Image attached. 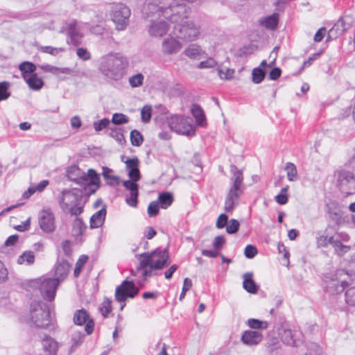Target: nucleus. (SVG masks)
<instances>
[{"label":"nucleus","instance_id":"obj_1","mask_svg":"<svg viewBox=\"0 0 355 355\" xmlns=\"http://www.w3.org/2000/svg\"><path fill=\"white\" fill-rule=\"evenodd\" d=\"M153 9L157 8L158 15H162L168 19L171 23L175 24L173 26V34L179 39L185 42H193L197 40L200 35V25L187 19L190 9L185 3L177 2L175 6L171 7H157L152 6Z\"/></svg>","mask_w":355,"mask_h":355},{"label":"nucleus","instance_id":"obj_2","mask_svg":"<svg viewBox=\"0 0 355 355\" xmlns=\"http://www.w3.org/2000/svg\"><path fill=\"white\" fill-rule=\"evenodd\" d=\"M128 61L126 58L116 54H110L103 57L98 69L107 78L120 80L127 73Z\"/></svg>","mask_w":355,"mask_h":355},{"label":"nucleus","instance_id":"obj_3","mask_svg":"<svg viewBox=\"0 0 355 355\" xmlns=\"http://www.w3.org/2000/svg\"><path fill=\"white\" fill-rule=\"evenodd\" d=\"M82 196L83 192L78 189H63L57 196L60 208L71 216H79L83 211V206L80 205Z\"/></svg>","mask_w":355,"mask_h":355},{"label":"nucleus","instance_id":"obj_4","mask_svg":"<svg viewBox=\"0 0 355 355\" xmlns=\"http://www.w3.org/2000/svg\"><path fill=\"white\" fill-rule=\"evenodd\" d=\"M68 177L71 181L84 187V193L88 196L94 193L100 187V176L92 168L87 173L79 168H70L68 171Z\"/></svg>","mask_w":355,"mask_h":355},{"label":"nucleus","instance_id":"obj_5","mask_svg":"<svg viewBox=\"0 0 355 355\" xmlns=\"http://www.w3.org/2000/svg\"><path fill=\"white\" fill-rule=\"evenodd\" d=\"M230 171L232 173L231 181L232 182L228 193L227 194L224 209L226 212H232L239 204V200L243 190V175L241 170L235 165H231Z\"/></svg>","mask_w":355,"mask_h":355},{"label":"nucleus","instance_id":"obj_6","mask_svg":"<svg viewBox=\"0 0 355 355\" xmlns=\"http://www.w3.org/2000/svg\"><path fill=\"white\" fill-rule=\"evenodd\" d=\"M139 261V268L151 265L155 269L161 270L168 265L169 255L166 249L157 248L150 252H144L136 256Z\"/></svg>","mask_w":355,"mask_h":355},{"label":"nucleus","instance_id":"obj_7","mask_svg":"<svg viewBox=\"0 0 355 355\" xmlns=\"http://www.w3.org/2000/svg\"><path fill=\"white\" fill-rule=\"evenodd\" d=\"M59 283L58 279L43 276L31 280L28 284L27 290H39L45 300L52 301L55 298Z\"/></svg>","mask_w":355,"mask_h":355},{"label":"nucleus","instance_id":"obj_8","mask_svg":"<svg viewBox=\"0 0 355 355\" xmlns=\"http://www.w3.org/2000/svg\"><path fill=\"white\" fill-rule=\"evenodd\" d=\"M336 186L345 197L355 194V174L345 168H340L335 171Z\"/></svg>","mask_w":355,"mask_h":355},{"label":"nucleus","instance_id":"obj_9","mask_svg":"<svg viewBox=\"0 0 355 355\" xmlns=\"http://www.w3.org/2000/svg\"><path fill=\"white\" fill-rule=\"evenodd\" d=\"M30 320L37 327L46 328L50 324V312L47 305L42 301L31 302Z\"/></svg>","mask_w":355,"mask_h":355},{"label":"nucleus","instance_id":"obj_10","mask_svg":"<svg viewBox=\"0 0 355 355\" xmlns=\"http://www.w3.org/2000/svg\"><path fill=\"white\" fill-rule=\"evenodd\" d=\"M171 130L176 133L185 136H193L196 133L193 120L189 116L175 115L168 120Z\"/></svg>","mask_w":355,"mask_h":355},{"label":"nucleus","instance_id":"obj_11","mask_svg":"<svg viewBox=\"0 0 355 355\" xmlns=\"http://www.w3.org/2000/svg\"><path fill=\"white\" fill-rule=\"evenodd\" d=\"M130 10L126 6L120 3L115 5L112 9V20L118 30H124L128 24Z\"/></svg>","mask_w":355,"mask_h":355},{"label":"nucleus","instance_id":"obj_12","mask_svg":"<svg viewBox=\"0 0 355 355\" xmlns=\"http://www.w3.org/2000/svg\"><path fill=\"white\" fill-rule=\"evenodd\" d=\"M139 293V289L133 282L125 280L116 287L115 299L119 302H124L128 297L132 298Z\"/></svg>","mask_w":355,"mask_h":355},{"label":"nucleus","instance_id":"obj_13","mask_svg":"<svg viewBox=\"0 0 355 355\" xmlns=\"http://www.w3.org/2000/svg\"><path fill=\"white\" fill-rule=\"evenodd\" d=\"M352 24V19L350 16H345L340 18L334 26L329 29L327 35L328 40H334L340 36L345 31L348 30Z\"/></svg>","mask_w":355,"mask_h":355},{"label":"nucleus","instance_id":"obj_14","mask_svg":"<svg viewBox=\"0 0 355 355\" xmlns=\"http://www.w3.org/2000/svg\"><path fill=\"white\" fill-rule=\"evenodd\" d=\"M39 225L40 228L46 233L54 231L55 228V218L50 209H44L40 212Z\"/></svg>","mask_w":355,"mask_h":355},{"label":"nucleus","instance_id":"obj_15","mask_svg":"<svg viewBox=\"0 0 355 355\" xmlns=\"http://www.w3.org/2000/svg\"><path fill=\"white\" fill-rule=\"evenodd\" d=\"M73 320L76 325L82 326L85 324V330L88 335L94 331V321L89 318V313L84 309L75 311Z\"/></svg>","mask_w":355,"mask_h":355},{"label":"nucleus","instance_id":"obj_16","mask_svg":"<svg viewBox=\"0 0 355 355\" xmlns=\"http://www.w3.org/2000/svg\"><path fill=\"white\" fill-rule=\"evenodd\" d=\"M182 48L180 41L173 36H168L162 42L161 49L164 55H171L177 54Z\"/></svg>","mask_w":355,"mask_h":355},{"label":"nucleus","instance_id":"obj_17","mask_svg":"<svg viewBox=\"0 0 355 355\" xmlns=\"http://www.w3.org/2000/svg\"><path fill=\"white\" fill-rule=\"evenodd\" d=\"M279 335L283 343L288 345L294 346L297 345L301 334L297 331H293L290 329L282 327L279 329Z\"/></svg>","mask_w":355,"mask_h":355},{"label":"nucleus","instance_id":"obj_18","mask_svg":"<svg viewBox=\"0 0 355 355\" xmlns=\"http://www.w3.org/2000/svg\"><path fill=\"white\" fill-rule=\"evenodd\" d=\"M168 31V26L164 21H153L148 28V33L150 36L161 37L165 35Z\"/></svg>","mask_w":355,"mask_h":355},{"label":"nucleus","instance_id":"obj_19","mask_svg":"<svg viewBox=\"0 0 355 355\" xmlns=\"http://www.w3.org/2000/svg\"><path fill=\"white\" fill-rule=\"evenodd\" d=\"M262 339L263 335L261 333L251 330L244 331L241 336L243 343L249 346L258 345Z\"/></svg>","mask_w":355,"mask_h":355},{"label":"nucleus","instance_id":"obj_20","mask_svg":"<svg viewBox=\"0 0 355 355\" xmlns=\"http://www.w3.org/2000/svg\"><path fill=\"white\" fill-rule=\"evenodd\" d=\"M325 290L330 294L335 295L343 292L345 289V282H339L337 279L324 277Z\"/></svg>","mask_w":355,"mask_h":355},{"label":"nucleus","instance_id":"obj_21","mask_svg":"<svg viewBox=\"0 0 355 355\" xmlns=\"http://www.w3.org/2000/svg\"><path fill=\"white\" fill-rule=\"evenodd\" d=\"M67 31L68 35L70 37L71 42L75 46L79 45L80 44V40L83 37V35L80 32L77 22H70L68 24Z\"/></svg>","mask_w":355,"mask_h":355},{"label":"nucleus","instance_id":"obj_22","mask_svg":"<svg viewBox=\"0 0 355 355\" xmlns=\"http://www.w3.org/2000/svg\"><path fill=\"white\" fill-rule=\"evenodd\" d=\"M125 164L127 168L128 169V176L133 181H138L140 179L138 159H128L125 162Z\"/></svg>","mask_w":355,"mask_h":355},{"label":"nucleus","instance_id":"obj_23","mask_svg":"<svg viewBox=\"0 0 355 355\" xmlns=\"http://www.w3.org/2000/svg\"><path fill=\"white\" fill-rule=\"evenodd\" d=\"M183 53L190 59L198 60L205 54V52L198 44H191L185 48Z\"/></svg>","mask_w":355,"mask_h":355},{"label":"nucleus","instance_id":"obj_24","mask_svg":"<svg viewBox=\"0 0 355 355\" xmlns=\"http://www.w3.org/2000/svg\"><path fill=\"white\" fill-rule=\"evenodd\" d=\"M106 205H103V207L95 214H94L90 218L91 228H98L101 227L105 220L106 216Z\"/></svg>","mask_w":355,"mask_h":355},{"label":"nucleus","instance_id":"obj_25","mask_svg":"<svg viewBox=\"0 0 355 355\" xmlns=\"http://www.w3.org/2000/svg\"><path fill=\"white\" fill-rule=\"evenodd\" d=\"M243 288L249 293H257L259 289V286L253 280L252 272H246L243 274Z\"/></svg>","mask_w":355,"mask_h":355},{"label":"nucleus","instance_id":"obj_26","mask_svg":"<svg viewBox=\"0 0 355 355\" xmlns=\"http://www.w3.org/2000/svg\"><path fill=\"white\" fill-rule=\"evenodd\" d=\"M42 347L46 355H57L58 343L50 336H45L42 340Z\"/></svg>","mask_w":355,"mask_h":355},{"label":"nucleus","instance_id":"obj_27","mask_svg":"<svg viewBox=\"0 0 355 355\" xmlns=\"http://www.w3.org/2000/svg\"><path fill=\"white\" fill-rule=\"evenodd\" d=\"M70 264L65 260L59 261L56 265L55 275L59 282L65 278L69 272Z\"/></svg>","mask_w":355,"mask_h":355},{"label":"nucleus","instance_id":"obj_28","mask_svg":"<svg viewBox=\"0 0 355 355\" xmlns=\"http://www.w3.org/2000/svg\"><path fill=\"white\" fill-rule=\"evenodd\" d=\"M191 112L196 119V124L199 126L206 125V117L202 107L198 104H193L191 106Z\"/></svg>","mask_w":355,"mask_h":355},{"label":"nucleus","instance_id":"obj_29","mask_svg":"<svg viewBox=\"0 0 355 355\" xmlns=\"http://www.w3.org/2000/svg\"><path fill=\"white\" fill-rule=\"evenodd\" d=\"M24 80L33 90H40L44 85L43 80L36 73L24 75Z\"/></svg>","mask_w":355,"mask_h":355},{"label":"nucleus","instance_id":"obj_30","mask_svg":"<svg viewBox=\"0 0 355 355\" xmlns=\"http://www.w3.org/2000/svg\"><path fill=\"white\" fill-rule=\"evenodd\" d=\"M278 21V14L274 13L271 15L260 19L259 21V24L263 27L269 30H274L277 26Z\"/></svg>","mask_w":355,"mask_h":355},{"label":"nucleus","instance_id":"obj_31","mask_svg":"<svg viewBox=\"0 0 355 355\" xmlns=\"http://www.w3.org/2000/svg\"><path fill=\"white\" fill-rule=\"evenodd\" d=\"M102 175L108 185L115 186L120 182L119 177L115 175L113 170L108 167L103 166L102 168Z\"/></svg>","mask_w":355,"mask_h":355},{"label":"nucleus","instance_id":"obj_32","mask_svg":"<svg viewBox=\"0 0 355 355\" xmlns=\"http://www.w3.org/2000/svg\"><path fill=\"white\" fill-rule=\"evenodd\" d=\"M49 184V181L44 180L39 184L31 186L27 191L23 193L24 198H28L36 192H42Z\"/></svg>","mask_w":355,"mask_h":355},{"label":"nucleus","instance_id":"obj_33","mask_svg":"<svg viewBox=\"0 0 355 355\" xmlns=\"http://www.w3.org/2000/svg\"><path fill=\"white\" fill-rule=\"evenodd\" d=\"M173 201V195L168 192L160 193L158 197V204H160V207L166 209L169 207Z\"/></svg>","mask_w":355,"mask_h":355},{"label":"nucleus","instance_id":"obj_34","mask_svg":"<svg viewBox=\"0 0 355 355\" xmlns=\"http://www.w3.org/2000/svg\"><path fill=\"white\" fill-rule=\"evenodd\" d=\"M35 261V254L32 251H25L18 257L17 263L20 265H31Z\"/></svg>","mask_w":355,"mask_h":355},{"label":"nucleus","instance_id":"obj_35","mask_svg":"<svg viewBox=\"0 0 355 355\" xmlns=\"http://www.w3.org/2000/svg\"><path fill=\"white\" fill-rule=\"evenodd\" d=\"M328 243L333 245L339 255L343 254L349 249V247L343 245L340 241L335 239L334 237L329 238Z\"/></svg>","mask_w":355,"mask_h":355},{"label":"nucleus","instance_id":"obj_36","mask_svg":"<svg viewBox=\"0 0 355 355\" xmlns=\"http://www.w3.org/2000/svg\"><path fill=\"white\" fill-rule=\"evenodd\" d=\"M86 226L85 225L82 219L77 218L74 220L72 227V234L74 236H79L83 234Z\"/></svg>","mask_w":355,"mask_h":355},{"label":"nucleus","instance_id":"obj_37","mask_svg":"<svg viewBox=\"0 0 355 355\" xmlns=\"http://www.w3.org/2000/svg\"><path fill=\"white\" fill-rule=\"evenodd\" d=\"M19 69L21 72L22 77L24 79V75H31L35 71L36 67L30 62H24L19 66Z\"/></svg>","mask_w":355,"mask_h":355},{"label":"nucleus","instance_id":"obj_38","mask_svg":"<svg viewBox=\"0 0 355 355\" xmlns=\"http://www.w3.org/2000/svg\"><path fill=\"white\" fill-rule=\"evenodd\" d=\"M287 178L290 182H294L297 180V172L296 166L291 162H288L286 165Z\"/></svg>","mask_w":355,"mask_h":355},{"label":"nucleus","instance_id":"obj_39","mask_svg":"<svg viewBox=\"0 0 355 355\" xmlns=\"http://www.w3.org/2000/svg\"><path fill=\"white\" fill-rule=\"evenodd\" d=\"M218 73L220 78L223 80H231L234 74V69L225 67H218Z\"/></svg>","mask_w":355,"mask_h":355},{"label":"nucleus","instance_id":"obj_40","mask_svg":"<svg viewBox=\"0 0 355 355\" xmlns=\"http://www.w3.org/2000/svg\"><path fill=\"white\" fill-rule=\"evenodd\" d=\"M248 326L255 329H266L268 328V324L266 321L259 320L251 318L248 320Z\"/></svg>","mask_w":355,"mask_h":355},{"label":"nucleus","instance_id":"obj_41","mask_svg":"<svg viewBox=\"0 0 355 355\" xmlns=\"http://www.w3.org/2000/svg\"><path fill=\"white\" fill-rule=\"evenodd\" d=\"M131 144L134 146H140L144 141L142 135L137 130H133L130 132Z\"/></svg>","mask_w":355,"mask_h":355},{"label":"nucleus","instance_id":"obj_42","mask_svg":"<svg viewBox=\"0 0 355 355\" xmlns=\"http://www.w3.org/2000/svg\"><path fill=\"white\" fill-rule=\"evenodd\" d=\"M252 82L255 84L261 83L266 76L265 71L260 67L254 68L252 72Z\"/></svg>","mask_w":355,"mask_h":355},{"label":"nucleus","instance_id":"obj_43","mask_svg":"<svg viewBox=\"0 0 355 355\" xmlns=\"http://www.w3.org/2000/svg\"><path fill=\"white\" fill-rule=\"evenodd\" d=\"M38 51L48 53L52 55H57L60 52H62L64 51L63 48H56L51 46H40L37 48Z\"/></svg>","mask_w":355,"mask_h":355},{"label":"nucleus","instance_id":"obj_44","mask_svg":"<svg viewBox=\"0 0 355 355\" xmlns=\"http://www.w3.org/2000/svg\"><path fill=\"white\" fill-rule=\"evenodd\" d=\"M10 84L7 81L0 83V101H5L10 96L8 92Z\"/></svg>","mask_w":355,"mask_h":355},{"label":"nucleus","instance_id":"obj_45","mask_svg":"<svg viewBox=\"0 0 355 355\" xmlns=\"http://www.w3.org/2000/svg\"><path fill=\"white\" fill-rule=\"evenodd\" d=\"M87 260H88V257L86 255H81L79 257V259H78V261L76 263V266H75V269H74V276L75 277L79 276V275L83 269V267L86 263Z\"/></svg>","mask_w":355,"mask_h":355},{"label":"nucleus","instance_id":"obj_46","mask_svg":"<svg viewBox=\"0 0 355 355\" xmlns=\"http://www.w3.org/2000/svg\"><path fill=\"white\" fill-rule=\"evenodd\" d=\"M144 79V75L139 73L129 78V83L132 87H137L143 84Z\"/></svg>","mask_w":355,"mask_h":355},{"label":"nucleus","instance_id":"obj_47","mask_svg":"<svg viewBox=\"0 0 355 355\" xmlns=\"http://www.w3.org/2000/svg\"><path fill=\"white\" fill-rule=\"evenodd\" d=\"M112 308L111 305V300L105 299L99 307V311L104 318H106L107 314L111 312Z\"/></svg>","mask_w":355,"mask_h":355},{"label":"nucleus","instance_id":"obj_48","mask_svg":"<svg viewBox=\"0 0 355 355\" xmlns=\"http://www.w3.org/2000/svg\"><path fill=\"white\" fill-rule=\"evenodd\" d=\"M110 136L114 138L119 144H122L123 141H125L124 136L120 128H111Z\"/></svg>","mask_w":355,"mask_h":355},{"label":"nucleus","instance_id":"obj_49","mask_svg":"<svg viewBox=\"0 0 355 355\" xmlns=\"http://www.w3.org/2000/svg\"><path fill=\"white\" fill-rule=\"evenodd\" d=\"M128 117L121 113H115L112 116V122L115 125H121L128 123Z\"/></svg>","mask_w":355,"mask_h":355},{"label":"nucleus","instance_id":"obj_50","mask_svg":"<svg viewBox=\"0 0 355 355\" xmlns=\"http://www.w3.org/2000/svg\"><path fill=\"white\" fill-rule=\"evenodd\" d=\"M288 187H286L282 189L281 192L276 196L275 200L276 202L279 205H285L288 202Z\"/></svg>","mask_w":355,"mask_h":355},{"label":"nucleus","instance_id":"obj_51","mask_svg":"<svg viewBox=\"0 0 355 355\" xmlns=\"http://www.w3.org/2000/svg\"><path fill=\"white\" fill-rule=\"evenodd\" d=\"M84 336V334L80 331L74 332L71 338V348H76L80 346L83 341Z\"/></svg>","mask_w":355,"mask_h":355},{"label":"nucleus","instance_id":"obj_52","mask_svg":"<svg viewBox=\"0 0 355 355\" xmlns=\"http://www.w3.org/2000/svg\"><path fill=\"white\" fill-rule=\"evenodd\" d=\"M217 62L213 58H208L204 61H201L197 66L198 69H209L216 67Z\"/></svg>","mask_w":355,"mask_h":355},{"label":"nucleus","instance_id":"obj_53","mask_svg":"<svg viewBox=\"0 0 355 355\" xmlns=\"http://www.w3.org/2000/svg\"><path fill=\"white\" fill-rule=\"evenodd\" d=\"M345 299L348 304L355 306V286L349 288L346 291Z\"/></svg>","mask_w":355,"mask_h":355},{"label":"nucleus","instance_id":"obj_54","mask_svg":"<svg viewBox=\"0 0 355 355\" xmlns=\"http://www.w3.org/2000/svg\"><path fill=\"white\" fill-rule=\"evenodd\" d=\"M239 225L240 224L237 220L231 219L229 223H227L226 231L229 234H234L239 230Z\"/></svg>","mask_w":355,"mask_h":355},{"label":"nucleus","instance_id":"obj_55","mask_svg":"<svg viewBox=\"0 0 355 355\" xmlns=\"http://www.w3.org/2000/svg\"><path fill=\"white\" fill-rule=\"evenodd\" d=\"M159 209V206L157 201L151 202L148 207V214L150 217L155 216Z\"/></svg>","mask_w":355,"mask_h":355},{"label":"nucleus","instance_id":"obj_56","mask_svg":"<svg viewBox=\"0 0 355 355\" xmlns=\"http://www.w3.org/2000/svg\"><path fill=\"white\" fill-rule=\"evenodd\" d=\"M137 181L130 180L124 181L123 183V187L130 191V193L139 192L138 184L136 183Z\"/></svg>","mask_w":355,"mask_h":355},{"label":"nucleus","instance_id":"obj_57","mask_svg":"<svg viewBox=\"0 0 355 355\" xmlns=\"http://www.w3.org/2000/svg\"><path fill=\"white\" fill-rule=\"evenodd\" d=\"M151 107L150 106H144L141 112V120L144 123H147L150 121L151 118Z\"/></svg>","mask_w":355,"mask_h":355},{"label":"nucleus","instance_id":"obj_58","mask_svg":"<svg viewBox=\"0 0 355 355\" xmlns=\"http://www.w3.org/2000/svg\"><path fill=\"white\" fill-rule=\"evenodd\" d=\"M110 124V120L107 119H103L98 121L94 123V128L96 131L99 132L103 129L107 128Z\"/></svg>","mask_w":355,"mask_h":355},{"label":"nucleus","instance_id":"obj_59","mask_svg":"<svg viewBox=\"0 0 355 355\" xmlns=\"http://www.w3.org/2000/svg\"><path fill=\"white\" fill-rule=\"evenodd\" d=\"M192 287V282L191 280L187 277L184 279V284L182 292L180 295V300H182L184 298L186 293L187 291H189Z\"/></svg>","mask_w":355,"mask_h":355},{"label":"nucleus","instance_id":"obj_60","mask_svg":"<svg viewBox=\"0 0 355 355\" xmlns=\"http://www.w3.org/2000/svg\"><path fill=\"white\" fill-rule=\"evenodd\" d=\"M76 54L79 58L83 60H88L91 58V54L87 49L84 48H78Z\"/></svg>","mask_w":355,"mask_h":355},{"label":"nucleus","instance_id":"obj_61","mask_svg":"<svg viewBox=\"0 0 355 355\" xmlns=\"http://www.w3.org/2000/svg\"><path fill=\"white\" fill-rule=\"evenodd\" d=\"M139 192H132L130 193V196L126 198V202L128 205L132 207H136L137 205V198Z\"/></svg>","mask_w":355,"mask_h":355},{"label":"nucleus","instance_id":"obj_62","mask_svg":"<svg viewBox=\"0 0 355 355\" xmlns=\"http://www.w3.org/2000/svg\"><path fill=\"white\" fill-rule=\"evenodd\" d=\"M244 254L247 258L252 259L257 254V250L254 246L248 245L245 248Z\"/></svg>","mask_w":355,"mask_h":355},{"label":"nucleus","instance_id":"obj_63","mask_svg":"<svg viewBox=\"0 0 355 355\" xmlns=\"http://www.w3.org/2000/svg\"><path fill=\"white\" fill-rule=\"evenodd\" d=\"M227 221H228L227 216L224 214H221L218 217L216 224V227L218 229H222V228L225 227L227 225Z\"/></svg>","mask_w":355,"mask_h":355},{"label":"nucleus","instance_id":"obj_64","mask_svg":"<svg viewBox=\"0 0 355 355\" xmlns=\"http://www.w3.org/2000/svg\"><path fill=\"white\" fill-rule=\"evenodd\" d=\"M282 71L279 68L275 67L273 68L269 73V78L270 80H275L279 78L281 76Z\"/></svg>","mask_w":355,"mask_h":355}]
</instances>
